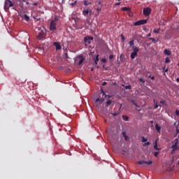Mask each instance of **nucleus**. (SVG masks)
Listing matches in <instances>:
<instances>
[{
	"label": "nucleus",
	"mask_w": 179,
	"mask_h": 179,
	"mask_svg": "<svg viewBox=\"0 0 179 179\" xmlns=\"http://www.w3.org/2000/svg\"><path fill=\"white\" fill-rule=\"evenodd\" d=\"M101 11V6H97V8H96L97 15H99V13H100Z\"/></svg>",
	"instance_id": "412c9836"
},
{
	"label": "nucleus",
	"mask_w": 179,
	"mask_h": 179,
	"mask_svg": "<svg viewBox=\"0 0 179 179\" xmlns=\"http://www.w3.org/2000/svg\"><path fill=\"white\" fill-rule=\"evenodd\" d=\"M151 124H153V121H150Z\"/></svg>",
	"instance_id": "052dcab7"
},
{
	"label": "nucleus",
	"mask_w": 179,
	"mask_h": 179,
	"mask_svg": "<svg viewBox=\"0 0 179 179\" xmlns=\"http://www.w3.org/2000/svg\"><path fill=\"white\" fill-rule=\"evenodd\" d=\"M153 103H154L155 104H157V101L156 99H154V100H153Z\"/></svg>",
	"instance_id": "09e8293b"
},
{
	"label": "nucleus",
	"mask_w": 179,
	"mask_h": 179,
	"mask_svg": "<svg viewBox=\"0 0 179 179\" xmlns=\"http://www.w3.org/2000/svg\"><path fill=\"white\" fill-rule=\"evenodd\" d=\"M149 145H150V142H147V143H145L143 144V146H144L145 148H146V146H149Z\"/></svg>",
	"instance_id": "2f4dec72"
},
{
	"label": "nucleus",
	"mask_w": 179,
	"mask_h": 179,
	"mask_svg": "<svg viewBox=\"0 0 179 179\" xmlns=\"http://www.w3.org/2000/svg\"><path fill=\"white\" fill-rule=\"evenodd\" d=\"M129 47L131 48V50H134V48H137L136 45H135V41L132 40V41H130L129 42Z\"/></svg>",
	"instance_id": "4468645a"
},
{
	"label": "nucleus",
	"mask_w": 179,
	"mask_h": 179,
	"mask_svg": "<svg viewBox=\"0 0 179 179\" xmlns=\"http://www.w3.org/2000/svg\"><path fill=\"white\" fill-rule=\"evenodd\" d=\"M176 80H177V82H179V78H177Z\"/></svg>",
	"instance_id": "bf43d9fd"
},
{
	"label": "nucleus",
	"mask_w": 179,
	"mask_h": 179,
	"mask_svg": "<svg viewBox=\"0 0 179 179\" xmlns=\"http://www.w3.org/2000/svg\"><path fill=\"white\" fill-rule=\"evenodd\" d=\"M143 13L145 16H149L152 13V10L150 8H145L143 9Z\"/></svg>",
	"instance_id": "6e6552de"
},
{
	"label": "nucleus",
	"mask_w": 179,
	"mask_h": 179,
	"mask_svg": "<svg viewBox=\"0 0 179 179\" xmlns=\"http://www.w3.org/2000/svg\"><path fill=\"white\" fill-rule=\"evenodd\" d=\"M153 33H155V34H159V33H160V29H155L153 30Z\"/></svg>",
	"instance_id": "5701e85b"
},
{
	"label": "nucleus",
	"mask_w": 179,
	"mask_h": 179,
	"mask_svg": "<svg viewBox=\"0 0 179 179\" xmlns=\"http://www.w3.org/2000/svg\"><path fill=\"white\" fill-rule=\"evenodd\" d=\"M96 2V3L101 5V1L97 0Z\"/></svg>",
	"instance_id": "ea45409f"
},
{
	"label": "nucleus",
	"mask_w": 179,
	"mask_h": 179,
	"mask_svg": "<svg viewBox=\"0 0 179 179\" xmlns=\"http://www.w3.org/2000/svg\"><path fill=\"white\" fill-rule=\"evenodd\" d=\"M155 129H156L157 134H159V135H160V134H162V132H161L162 127L159 125V124H155Z\"/></svg>",
	"instance_id": "ddd939ff"
},
{
	"label": "nucleus",
	"mask_w": 179,
	"mask_h": 179,
	"mask_svg": "<svg viewBox=\"0 0 179 179\" xmlns=\"http://www.w3.org/2000/svg\"><path fill=\"white\" fill-rule=\"evenodd\" d=\"M101 93H102L103 96H106V92H104V91H103V90H101Z\"/></svg>",
	"instance_id": "49530a36"
},
{
	"label": "nucleus",
	"mask_w": 179,
	"mask_h": 179,
	"mask_svg": "<svg viewBox=\"0 0 179 179\" xmlns=\"http://www.w3.org/2000/svg\"><path fill=\"white\" fill-rule=\"evenodd\" d=\"M99 103H103L104 101V99H103V98H97L96 99V103H99Z\"/></svg>",
	"instance_id": "aec40b11"
},
{
	"label": "nucleus",
	"mask_w": 179,
	"mask_h": 179,
	"mask_svg": "<svg viewBox=\"0 0 179 179\" xmlns=\"http://www.w3.org/2000/svg\"><path fill=\"white\" fill-rule=\"evenodd\" d=\"M124 89L131 90V85H127V86L124 87Z\"/></svg>",
	"instance_id": "c85d7f7f"
},
{
	"label": "nucleus",
	"mask_w": 179,
	"mask_h": 179,
	"mask_svg": "<svg viewBox=\"0 0 179 179\" xmlns=\"http://www.w3.org/2000/svg\"><path fill=\"white\" fill-rule=\"evenodd\" d=\"M121 37H122V40L123 41H125V37L124 36V35H121Z\"/></svg>",
	"instance_id": "c03bdc74"
},
{
	"label": "nucleus",
	"mask_w": 179,
	"mask_h": 179,
	"mask_svg": "<svg viewBox=\"0 0 179 179\" xmlns=\"http://www.w3.org/2000/svg\"><path fill=\"white\" fill-rule=\"evenodd\" d=\"M117 1H121V0H117Z\"/></svg>",
	"instance_id": "0e129e2a"
},
{
	"label": "nucleus",
	"mask_w": 179,
	"mask_h": 179,
	"mask_svg": "<svg viewBox=\"0 0 179 179\" xmlns=\"http://www.w3.org/2000/svg\"><path fill=\"white\" fill-rule=\"evenodd\" d=\"M53 45H55V47H56L57 51H59V50L62 49V46H61V44L59 43V42H55L53 43Z\"/></svg>",
	"instance_id": "9b49d317"
},
{
	"label": "nucleus",
	"mask_w": 179,
	"mask_h": 179,
	"mask_svg": "<svg viewBox=\"0 0 179 179\" xmlns=\"http://www.w3.org/2000/svg\"><path fill=\"white\" fill-rule=\"evenodd\" d=\"M22 19L25 20L26 22H29L30 20V17H29L27 15L24 14Z\"/></svg>",
	"instance_id": "f3484780"
},
{
	"label": "nucleus",
	"mask_w": 179,
	"mask_h": 179,
	"mask_svg": "<svg viewBox=\"0 0 179 179\" xmlns=\"http://www.w3.org/2000/svg\"><path fill=\"white\" fill-rule=\"evenodd\" d=\"M164 52L165 55H171V51H170L167 49H165Z\"/></svg>",
	"instance_id": "6ab92c4d"
},
{
	"label": "nucleus",
	"mask_w": 179,
	"mask_h": 179,
	"mask_svg": "<svg viewBox=\"0 0 179 179\" xmlns=\"http://www.w3.org/2000/svg\"><path fill=\"white\" fill-rule=\"evenodd\" d=\"M50 31H55V30H57V23L55 22V21L52 20L50 22Z\"/></svg>",
	"instance_id": "20e7f679"
},
{
	"label": "nucleus",
	"mask_w": 179,
	"mask_h": 179,
	"mask_svg": "<svg viewBox=\"0 0 179 179\" xmlns=\"http://www.w3.org/2000/svg\"><path fill=\"white\" fill-rule=\"evenodd\" d=\"M169 62H170V58L166 57V58L165 59V64H169Z\"/></svg>",
	"instance_id": "cd10ccee"
},
{
	"label": "nucleus",
	"mask_w": 179,
	"mask_h": 179,
	"mask_svg": "<svg viewBox=\"0 0 179 179\" xmlns=\"http://www.w3.org/2000/svg\"><path fill=\"white\" fill-rule=\"evenodd\" d=\"M150 40H152V43H156V39L154 38H150Z\"/></svg>",
	"instance_id": "e433bc0d"
},
{
	"label": "nucleus",
	"mask_w": 179,
	"mask_h": 179,
	"mask_svg": "<svg viewBox=\"0 0 179 179\" xmlns=\"http://www.w3.org/2000/svg\"><path fill=\"white\" fill-rule=\"evenodd\" d=\"M118 106H119L118 110L115 112L114 113H112L114 117H117V115H118V114H120V113L121 111V108H122V104L119 103Z\"/></svg>",
	"instance_id": "f8f14e48"
},
{
	"label": "nucleus",
	"mask_w": 179,
	"mask_h": 179,
	"mask_svg": "<svg viewBox=\"0 0 179 179\" xmlns=\"http://www.w3.org/2000/svg\"><path fill=\"white\" fill-rule=\"evenodd\" d=\"M45 37V34H44V31H40L37 36L38 40H43Z\"/></svg>",
	"instance_id": "9d476101"
},
{
	"label": "nucleus",
	"mask_w": 179,
	"mask_h": 179,
	"mask_svg": "<svg viewBox=\"0 0 179 179\" xmlns=\"http://www.w3.org/2000/svg\"><path fill=\"white\" fill-rule=\"evenodd\" d=\"M175 114L177 117H179V110L178 109H176V112H175Z\"/></svg>",
	"instance_id": "7c9ffc66"
},
{
	"label": "nucleus",
	"mask_w": 179,
	"mask_h": 179,
	"mask_svg": "<svg viewBox=\"0 0 179 179\" xmlns=\"http://www.w3.org/2000/svg\"><path fill=\"white\" fill-rule=\"evenodd\" d=\"M112 101L111 100H108L106 101V107H108V106H110V104H111Z\"/></svg>",
	"instance_id": "bb28decb"
},
{
	"label": "nucleus",
	"mask_w": 179,
	"mask_h": 179,
	"mask_svg": "<svg viewBox=\"0 0 179 179\" xmlns=\"http://www.w3.org/2000/svg\"><path fill=\"white\" fill-rule=\"evenodd\" d=\"M150 36H152V34H148L147 35V37H150Z\"/></svg>",
	"instance_id": "6e6d98bb"
},
{
	"label": "nucleus",
	"mask_w": 179,
	"mask_h": 179,
	"mask_svg": "<svg viewBox=\"0 0 179 179\" xmlns=\"http://www.w3.org/2000/svg\"><path fill=\"white\" fill-rule=\"evenodd\" d=\"M132 50L133 52L131 53L130 57L131 59H135V57L138 56V52H139V48H134Z\"/></svg>",
	"instance_id": "f03ea898"
},
{
	"label": "nucleus",
	"mask_w": 179,
	"mask_h": 179,
	"mask_svg": "<svg viewBox=\"0 0 179 179\" xmlns=\"http://www.w3.org/2000/svg\"><path fill=\"white\" fill-rule=\"evenodd\" d=\"M164 71H165V72H168V71H169V69H164Z\"/></svg>",
	"instance_id": "4d7b16f0"
},
{
	"label": "nucleus",
	"mask_w": 179,
	"mask_h": 179,
	"mask_svg": "<svg viewBox=\"0 0 179 179\" xmlns=\"http://www.w3.org/2000/svg\"><path fill=\"white\" fill-rule=\"evenodd\" d=\"M101 61H102L103 62H106L107 59H106V58H103V59H101Z\"/></svg>",
	"instance_id": "a18cd8bd"
},
{
	"label": "nucleus",
	"mask_w": 179,
	"mask_h": 179,
	"mask_svg": "<svg viewBox=\"0 0 179 179\" xmlns=\"http://www.w3.org/2000/svg\"><path fill=\"white\" fill-rule=\"evenodd\" d=\"M122 117L124 121H128V120H129V117L127 115H122Z\"/></svg>",
	"instance_id": "b1692460"
},
{
	"label": "nucleus",
	"mask_w": 179,
	"mask_h": 179,
	"mask_svg": "<svg viewBox=\"0 0 179 179\" xmlns=\"http://www.w3.org/2000/svg\"><path fill=\"white\" fill-rule=\"evenodd\" d=\"M83 3H84L85 6H87L88 5H90V3H90V2L87 3V1L84 0Z\"/></svg>",
	"instance_id": "393cba45"
},
{
	"label": "nucleus",
	"mask_w": 179,
	"mask_h": 179,
	"mask_svg": "<svg viewBox=\"0 0 179 179\" xmlns=\"http://www.w3.org/2000/svg\"><path fill=\"white\" fill-rule=\"evenodd\" d=\"M122 10H124V12H131V8L129 7H122Z\"/></svg>",
	"instance_id": "a211bd4d"
},
{
	"label": "nucleus",
	"mask_w": 179,
	"mask_h": 179,
	"mask_svg": "<svg viewBox=\"0 0 179 179\" xmlns=\"http://www.w3.org/2000/svg\"><path fill=\"white\" fill-rule=\"evenodd\" d=\"M113 58H114V55H110L109 56V59H113Z\"/></svg>",
	"instance_id": "a19ab883"
},
{
	"label": "nucleus",
	"mask_w": 179,
	"mask_h": 179,
	"mask_svg": "<svg viewBox=\"0 0 179 179\" xmlns=\"http://www.w3.org/2000/svg\"><path fill=\"white\" fill-rule=\"evenodd\" d=\"M120 3H120V2L119 3H116L115 5H116V6H118V5H120Z\"/></svg>",
	"instance_id": "5fc2aeb1"
},
{
	"label": "nucleus",
	"mask_w": 179,
	"mask_h": 179,
	"mask_svg": "<svg viewBox=\"0 0 179 179\" xmlns=\"http://www.w3.org/2000/svg\"><path fill=\"white\" fill-rule=\"evenodd\" d=\"M165 103H166L165 101H160V103H161V104H164Z\"/></svg>",
	"instance_id": "8fccbe9b"
},
{
	"label": "nucleus",
	"mask_w": 179,
	"mask_h": 179,
	"mask_svg": "<svg viewBox=\"0 0 179 179\" xmlns=\"http://www.w3.org/2000/svg\"><path fill=\"white\" fill-rule=\"evenodd\" d=\"M128 139H129L128 136H124V140H125V141H128Z\"/></svg>",
	"instance_id": "3c124183"
},
{
	"label": "nucleus",
	"mask_w": 179,
	"mask_h": 179,
	"mask_svg": "<svg viewBox=\"0 0 179 179\" xmlns=\"http://www.w3.org/2000/svg\"><path fill=\"white\" fill-rule=\"evenodd\" d=\"M106 85H107V83H106V82H103V83H102V86H106Z\"/></svg>",
	"instance_id": "603ef678"
},
{
	"label": "nucleus",
	"mask_w": 179,
	"mask_h": 179,
	"mask_svg": "<svg viewBox=\"0 0 179 179\" xmlns=\"http://www.w3.org/2000/svg\"><path fill=\"white\" fill-rule=\"evenodd\" d=\"M149 78H150L152 80H155V76H149Z\"/></svg>",
	"instance_id": "58836bf2"
},
{
	"label": "nucleus",
	"mask_w": 179,
	"mask_h": 179,
	"mask_svg": "<svg viewBox=\"0 0 179 179\" xmlns=\"http://www.w3.org/2000/svg\"><path fill=\"white\" fill-rule=\"evenodd\" d=\"M91 12H92V10L89 11V9L84 10H83V15L84 16H87V15H89V13H90Z\"/></svg>",
	"instance_id": "2eb2a0df"
},
{
	"label": "nucleus",
	"mask_w": 179,
	"mask_h": 179,
	"mask_svg": "<svg viewBox=\"0 0 179 179\" xmlns=\"http://www.w3.org/2000/svg\"><path fill=\"white\" fill-rule=\"evenodd\" d=\"M158 107H159V105H157V103H155L154 108H158Z\"/></svg>",
	"instance_id": "37998d69"
},
{
	"label": "nucleus",
	"mask_w": 179,
	"mask_h": 179,
	"mask_svg": "<svg viewBox=\"0 0 179 179\" xmlns=\"http://www.w3.org/2000/svg\"><path fill=\"white\" fill-rule=\"evenodd\" d=\"M131 103H132V104H134V106H136V107H139L138 106V103H136V102H135V101H132Z\"/></svg>",
	"instance_id": "473e14b6"
},
{
	"label": "nucleus",
	"mask_w": 179,
	"mask_h": 179,
	"mask_svg": "<svg viewBox=\"0 0 179 179\" xmlns=\"http://www.w3.org/2000/svg\"><path fill=\"white\" fill-rule=\"evenodd\" d=\"M65 55H66V57H68V53H66Z\"/></svg>",
	"instance_id": "13d9d810"
},
{
	"label": "nucleus",
	"mask_w": 179,
	"mask_h": 179,
	"mask_svg": "<svg viewBox=\"0 0 179 179\" xmlns=\"http://www.w3.org/2000/svg\"><path fill=\"white\" fill-rule=\"evenodd\" d=\"M84 41L85 43V45H89V44H91L92 41H93V37H92V36H85L84 38Z\"/></svg>",
	"instance_id": "0eeeda50"
},
{
	"label": "nucleus",
	"mask_w": 179,
	"mask_h": 179,
	"mask_svg": "<svg viewBox=\"0 0 179 179\" xmlns=\"http://www.w3.org/2000/svg\"><path fill=\"white\" fill-rule=\"evenodd\" d=\"M148 20H141L134 22V26H142V24H146Z\"/></svg>",
	"instance_id": "39448f33"
},
{
	"label": "nucleus",
	"mask_w": 179,
	"mask_h": 179,
	"mask_svg": "<svg viewBox=\"0 0 179 179\" xmlns=\"http://www.w3.org/2000/svg\"><path fill=\"white\" fill-rule=\"evenodd\" d=\"M32 5H33V6H37L38 3H34Z\"/></svg>",
	"instance_id": "864d4df0"
},
{
	"label": "nucleus",
	"mask_w": 179,
	"mask_h": 179,
	"mask_svg": "<svg viewBox=\"0 0 179 179\" xmlns=\"http://www.w3.org/2000/svg\"><path fill=\"white\" fill-rule=\"evenodd\" d=\"M141 139H142L141 142H148V139L145 138L144 136H143V137L141 138Z\"/></svg>",
	"instance_id": "c756f323"
},
{
	"label": "nucleus",
	"mask_w": 179,
	"mask_h": 179,
	"mask_svg": "<svg viewBox=\"0 0 179 179\" xmlns=\"http://www.w3.org/2000/svg\"><path fill=\"white\" fill-rule=\"evenodd\" d=\"M111 98V96H110V95H105V99H106V100H108V99H110Z\"/></svg>",
	"instance_id": "72a5a7b5"
},
{
	"label": "nucleus",
	"mask_w": 179,
	"mask_h": 179,
	"mask_svg": "<svg viewBox=\"0 0 179 179\" xmlns=\"http://www.w3.org/2000/svg\"><path fill=\"white\" fill-rule=\"evenodd\" d=\"M154 149L155 150H162V148H157V140H156L155 142L154 143Z\"/></svg>",
	"instance_id": "dca6fc26"
},
{
	"label": "nucleus",
	"mask_w": 179,
	"mask_h": 179,
	"mask_svg": "<svg viewBox=\"0 0 179 179\" xmlns=\"http://www.w3.org/2000/svg\"><path fill=\"white\" fill-rule=\"evenodd\" d=\"M159 152H154V156H155V157H157V156H159Z\"/></svg>",
	"instance_id": "f704fd0d"
},
{
	"label": "nucleus",
	"mask_w": 179,
	"mask_h": 179,
	"mask_svg": "<svg viewBox=\"0 0 179 179\" xmlns=\"http://www.w3.org/2000/svg\"><path fill=\"white\" fill-rule=\"evenodd\" d=\"M76 1H74V3H71V6H74V5H76Z\"/></svg>",
	"instance_id": "79ce46f5"
},
{
	"label": "nucleus",
	"mask_w": 179,
	"mask_h": 179,
	"mask_svg": "<svg viewBox=\"0 0 179 179\" xmlns=\"http://www.w3.org/2000/svg\"><path fill=\"white\" fill-rule=\"evenodd\" d=\"M15 5V1L13 0H5L4 2V10L5 12H9V8H12Z\"/></svg>",
	"instance_id": "f257e3e1"
},
{
	"label": "nucleus",
	"mask_w": 179,
	"mask_h": 179,
	"mask_svg": "<svg viewBox=\"0 0 179 179\" xmlns=\"http://www.w3.org/2000/svg\"><path fill=\"white\" fill-rule=\"evenodd\" d=\"M173 152H176L178 149V138H176L173 141V145L171 146Z\"/></svg>",
	"instance_id": "7ed1b4c3"
},
{
	"label": "nucleus",
	"mask_w": 179,
	"mask_h": 179,
	"mask_svg": "<svg viewBox=\"0 0 179 179\" xmlns=\"http://www.w3.org/2000/svg\"><path fill=\"white\" fill-rule=\"evenodd\" d=\"M176 134L175 136H177V135H178V134H179L178 126H176Z\"/></svg>",
	"instance_id": "a878e982"
},
{
	"label": "nucleus",
	"mask_w": 179,
	"mask_h": 179,
	"mask_svg": "<svg viewBox=\"0 0 179 179\" xmlns=\"http://www.w3.org/2000/svg\"><path fill=\"white\" fill-rule=\"evenodd\" d=\"M139 82H141L142 83H145V80H143V78H140Z\"/></svg>",
	"instance_id": "4c0bfd02"
},
{
	"label": "nucleus",
	"mask_w": 179,
	"mask_h": 179,
	"mask_svg": "<svg viewBox=\"0 0 179 179\" xmlns=\"http://www.w3.org/2000/svg\"><path fill=\"white\" fill-rule=\"evenodd\" d=\"M178 66H179V62L178 63Z\"/></svg>",
	"instance_id": "e2e57ef3"
},
{
	"label": "nucleus",
	"mask_w": 179,
	"mask_h": 179,
	"mask_svg": "<svg viewBox=\"0 0 179 179\" xmlns=\"http://www.w3.org/2000/svg\"><path fill=\"white\" fill-rule=\"evenodd\" d=\"M122 136H124V138L125 136H127V133H126L125 131H122Z\"/></svg>",
	"instance_id": "c9c22d12"
},
{
	"label": "nucleus",
	"mask_w": 179,
	"mask_h": 179,
	"mask_svg": "<svg viewBox=\"0 0 179 179\" xmlns=\"http://www.w3.org/2000/svg\"><path fill=\"white\" fill-rule=\"evenodd\" d=\"M152 163H153V162L152 160H150L148 162H146L145 160H141V161L137 162V164H148V166H150Z\"/></svg>",
	"instance_id": "1a4fd4ad"
},
{
	"label": "nucleus",
	"mask_w": 179,
	"mask_h": 179,
	"mask_svg": "<svg viewBox=\"0 0 179 179\" xmlns=\"http://www.w3.org/2000/svg\"><path fill=\"white\" fill-rule=\"evenodd\" d=\"M178 166H179V161H178Z\"/></svg>",
	"instance_id": "680f3d73"
},
{
	"label": "nucleus",
	"mask_w": 179,
	"mask_h": 179,
	"mask_svg": "<svg viewBox=\"0 0 179 179\" xmlns=\"http://www.w3.org/2000/svg\"><path fill=\"white\" fill-rule=\"evenodd\" d=\"M99 62V55H97L94 59V64L97 65V63Z\"/></svg>",
	"instance_id": "4be33fe9"
},
{
	"label": "nucleus",
	"mask_w": 179,
	"mask_h": 179,
	"mask_svg": "<svg viewBox=\"0 0 179 179\" xmlns=\"http://www.w3.org/2000/svg\"><path fill=\"white\" fill-rule=\"evenodd\" d=\"M33 18L38 21L40 20V17L36 18V17L34 16Z\"/></svg>",
	"instance_id": "de8ad7c7"
},
{
	"label": "nucleus",
	"mask_w": 179,
	"mask_h": 179,
	"mask_svg": "<svg viewBox=\"0 0 179 179\" xmlns=\"http://www.w3.org/2000/svg\"><path fill=\"white\" fill-rule=\"evenodd\" d=\"M76 61H78V65H82L85 61V57H83V55H80L76 57Z\"/></svg>",
	"instance_id": "423d86ee"
}]
</instances>
